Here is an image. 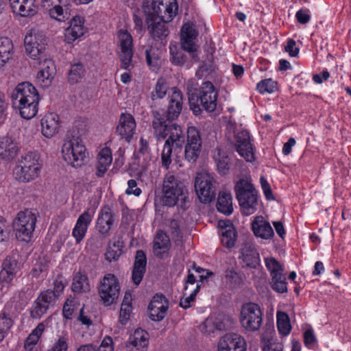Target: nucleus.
Returning <instances> with one entry per match:
<instances>
[{"mask_svg":"<svg viewBox=\"0 0 351 351\" xmlns=\"http://www.w3.org/2000/svg\"><path fill=\"white\" fill-rule=\"evenodd\" d=\"M39 100L38 92L27 82L19 84L11 94L13 108L18 110L25 119H30L36 115Z\"/></svg>","mask_w":351,"mask_h":351,"instance_id":"f257e3e1","label":"nucleus"},{"mask_svg":"<svg viewBox=\"0 0 351 351\" xmlns=\"http://www.w3.org/2000/svg\"><path fill=\"white\" fill-rule=\"evenodd\" d=\"M154 118L152 121V127L154 135L158 139H164L168 135L166 141L175 146V152L181 151L186 137L180 125L167 121L162 114L154 112Z\"/></svg>","mask_w":351,"mask_h":351,"instance_id":"f03ea898","label":"nucleus"},{"mask_svg":"<svg viewBox=\"0 0 351 351\" xmlns=\"http://www.w3.org/2000/svg\"><path fill=\"white\" fill-rule=\"evenodd\" d=\"M218 93L210 82H204L201 86L189 93L190 108L195 115L199 114L202 109L212 112L217 108Z\"/></svg>","mask_w":351,"mask_h":351,"instance_id":"7ed1b4c3","label":"nucleus"},{"mask_svg":"<svg viewBox=\"0 0 351 351\" xmlns=\"http://www.w3.org/2000/svg\"><path fill=\"white\" fill-rule=\"evenodd\" d=\"M186 191L182 182L176 176L170 173H167L162 183V204L169 207L180 205L184 208L187 197Z\"/></svg>","mask_w":351,"mask_h":351,"instance_id":"20e7f679","label":"nucleus"},{"mask_svg":"<svg viewBox=\"0 0 351 351\" xmlns=\"http://www.w3.org/2000/svg\"><path fill=\"white\" fill-rule=\"evenodd\" d=\"M234 191L239 205L245 215L254 213L258 206V192L249 178H240L237 182Z\"/></svg>","mask_w":351,"mask_h":351,"instance_id":"39448f33","label":"nucleus"},{"mask_svg":"<svg viewBox=\"0 0 351 351\" xmlns=\"http://www.w3.org/2000/svg\"><path fill=\"white\" fill-rule=\"evenodd\" d=\"M40 168L38 154L29 152L21 157L19 164L14 169L13 173L16 180L27 182L38 176Z\"/></svg>","mask_w":351,"mask_h":351,"instance_id":"423d86ee","label":"nucleus"},{"mask_svg":"<svg viewBox=\"0 0 351 351\" xmlns=\"http://www.w3.org/2000/svg\"><path fill=\"white\" fill-rule=\"evenodd\" d=\"M36 221V213L32 210L20 211L13 221L16 238L23 241H29L33 236Z\"/></svg>","mask_w":351,"mask_h":351,"instance_id":"0eeeda50","label":"nucleus"},{"mask_svg":"<svg viewBox=\"0 0 351 351\" xmlns=\"http://www.w3.org/2000/svg\"><path fill=\"white\" fill-rule=\"evenodd\" d=\"M24 45L29 57L41 64V60L46 56L47 38L45 34L38 30H31L24 38Z\"/></svg>","mask_w":351,"mask_h":351,"instance_id":"6e6552de","label":"nucleus"},{"mask_svg":"<svg viewBox=\"0 0 351 351\" xmlns=\"http://www.w3.org/2000/svg\"><path fill=\"white\" fill-rule=\"evenodd\" d=\"M62 153L64 160L73 167H81L86 158L85 147L75 138L65 141Z\"/></svg>","mask_w":351,"mask_h":351,"instance_id":"1a4fd4ad","label":"nucleus"},{"mask_svg":"<svg viewBox=\"0 0 351 351\" xmlns=\"http://www.w3.org/2000/svg\"><path fill=\"white\" fill-rule=\"evenodd\" d=\"M120 292V285L114 274L105 275L98 287V293L103 304L108 306L117 302Z\"/></svg>","mask_w":351,"mask_h":351,"instance_id":"9d476101","label":"nucleus"},{"mask_svg":"<svg viewBox=\"0 0 351 351\" xmlns=\"http://www.w3.org/2000/svg\"><path fill=\"white\" fill-rule=\"evenodd\" d=\"M240 322L247 330H258L263 322V313L259 306L251 302L243 304L241 311Z\"/></svg>","mask_w":351,"mask_h":351,"instance_id":"9b49d317","label":"nucleus"},{"mask_svg":"<svg viewBox=\"0 0 351 351\" xmlns=\"http://www.w3.org/2000/svg\"><path fill=\"white\" fill-rule=\"evenodd\" d=\"M119 40V58L121 62V68L130 71L134 67L132 63V37L126 30L121 29L117 34Z\"/></svg>","mask_w":351,"mask_h":351,"instance_id":"f8f14e48","label":"nucleus"},{"mask_svg":"<svg viewBox=\"0 0 351 351\" xmlns=\"http://www.w3.org/2000/svg\"><path fill=\"white\" fill-rule=\"evenodd\" d=\"M265 265L271 276V287L275 291L284 293L287 292L286 276L280 263L274 258H266Z\"/></svg>","mask_w":351,"mask_h":351,"instance_id":"ddd939ff","label":"nucleus"},{"mask_svg":"<svg viewBox=\"0 0 351 351\" xmlns=\"http://www.w3.org/2000/svg\"><path fill=\"white\" fill-rule=\"evenodd\" d=\"M202 138L199 131L194 126L189 127L184 143V158L189 162H195L202 150Z\"/></svg>","mask_w":351,"mask_h":351,"instance_id":"4468645a","label":"nucleus"},{"mask_svg":"<svg viewBox=\"0 0 351 351\" xmlns=\"http://www.w3.org/2000/svg\"><path fill=\"white\" fill-rule=\"evenodd\" d=\"M215 183L211 175L206 173H197L195 180V189L202 202H210L215 197Z\"/></svg>","mask_w":351,"mask_h":351,"instance_id":"2eb2a0df","label":"nucleus"},{"mask_svg":"<svg viewBox=\"0 0 351 351\" xmlns=\"http://www.w3.org/2000/svg\"><path fill=\"white\" fill-rule=\"evenodd\" d=\"M180 36L182 49L187 51L195 62H198V46L195 42L197 36V32L193 25L190 23H185L182 27Z\"/></svg>","mask_w":351,"mask_h":351,"instance_id":"dca6fc26","label":"nucleus"},{"mask_svg":"<svg viewBox=\"0 0 351 351\" xmlns=\"http://www.w3.org/2000/svg\"><path fill=\"white\" fill-rule=\"evenodd\" d=\"M152 8L153 14L166 22H171L176 16L178 11L176 0H152Z\"/></svg>","mask_w":351,"mask_h":351,"instance_id":"f3484780","label":"nucleus"},{"mask_svg":"<svg viewBox=\"0 0 351 351\" xmlns=\"http://www.w3.org/2000/svg\"><path fill=\"white\" fill-rule=\"evenodd\" d=\"M235 147L239 154L246 161L252 162L254 160L252 145L247 131L242 130L236 133Z\"/></svg>","mask_w":351,"mask_h":351,"instance_id":"a211bd4d","label":"nucleus"},{"mask_svg":"<svg viewBox=\"0 0 351 351\" xmlns=\"http://www.w3.org/2000/svg\"><path fill=\"white\" fill-rule=\"evenodd\" d=\"M136 130V122L134 117L128 113L120 115L119 124L116 128V134L121 140L130 143Z\"/></svg>","mask_w":351,"mask_h":351,"instance_id":"6ab92c4d","label":"nucleus"},{"mask_svg":"<svg viewBox=\"0 0 351 351\" xmlns=\"http://www.w3.org/2000/svg\"><path fill=\"white\" fill-rule=\"evenodd\" d=\"M218 351H245L246 344L244 339L236 333H228L219 341Z\"/></svg>","mask_w":351,"mask_h":351,"instance_id":"aec40b11","label":"nucleus"},{"mask_svg":"<svg viewBox=\"0 0 351 351\" xmlns=\"http://www.w3.org/2000/svg\"><path fill=\"white\" fill-rule=\"evenodd\" d=\"M168 23L156 18L154 14H149L146 18L149 34L155 40H162L169 35V31L167 26Z\"/></svg>","mask_w":351,"mask_h":351,"instance_id":"412c9836","label":"nucleus"},{"mask_svg":"<svg viewBox=\"0 0 351 351\" xmlns=\"http://www.w3.org/2000/svg\"><path fill=\"white\" fill-rule=\"evenodd\" d=\"M169 302L162 294H156L151 300L148 309L149 317L155 322L161 321L166 315Z\"/></svg>","mask_w":351,"mask_h":351,"instance_id":"4be33fe9","label":"nucleus"},{"mask_svg":"<svg viewBox=\"0 0 351 351\" xmlns=\"http://www.w3.org/2000/svg\"><path fill=\"white\" fill-rule=\"evenodd\" d=\"M239 258L247 267L256 268L260 265V256L255 245L249 240L245 241L241 245Z\"/></svg>","mask_w":351,"mask_h":351,"instance_id":"5701e85b","label":"nucleus"},{"mask_svg":"<svg viewBox=\"0 0 351 351\" xmlns=\"http://www.w3.org/2000/svg\"><path fill=\"white\" fill-rule=\"evenodd\" d=\"M171 93L169 95V101L166 114L167 121H173L180 115L183 104V97L182 92L176 87L171 89Z\"/></svg>","mask_w":351,"mask_h":351,"instance_id":"b1692460","label":"nucleus"},{"mask_svg":"<svg viewBox=\"0 0 351 351\" xmlns=\"http://www.w3.org/2000/svg\"><path fill=\"white\" fill-rule=\"evenodd\" d=\"M114 221V214L108 206L101 209L97 219L96 228L104 237L109 235V232Z\"/></svg>","mask_w":351,"mask_h":351,"instance_id":"393cba45","label":"nucleus"},{"mask_svg":"<svg viewBox=\"0 0 351 351\" xmlns=\"http://www.w3.org/2000/svg\"><path fill=\"white\" fill-rule=\"evenodd\" d=\"M14 13L23 17H31L38 12L36 0H10Z\"/></svg>","mask_w":351,"mask_h":351,"instance_id":"a878e982","label":"nucleus"},{"mask_svg":"<svg viewBox=\"0 0 351 351\" xmlns=\"http://www.w3.org/2000/svg\"><path fill=\"white\" fill-rule=\"evenodd\" d=\"M93 218V213L89 210L84 211L79 216L72 231V235L77 243H80L84 238Z\"/></svg>","mask_w":351,"mask_h":351,"instance_id":"bb28decb","label":"nucleus"},{"mask_svg":"<svg viewBox=\"0 0 351 351\" xmlns=\"http://www.w3.org/2000/svg\"><path fill=\"white\" fill-rule=\"evenodd\" d=\"M69 26L64 31L65 41L71 43L84 34V21L80 16H73L69 21Z\"/></svg>","mask_w":351,"mask_h":351,"instance_id":"cd10ccee","label":"nucleus"},{"mask_svg":"<svg viewBox=\"0 0 351 351\" xmlns=\"http://www.w3.org/2000/svg\"><path fill=\"white\" fill-rule=\"evenodd\" d=\"M41 132L47 138H52L59 131L60 122L57 114L50 112L46 114L41 119Z\"/></svg>","mask_w":351,"mask_h":351,"instance_id":"c85d7f7f","label":"nucleus"},{"mask_svg":"<svg viewBox=\"0 0 351 351\" xmlns=\"http://www.w3.org/2000/svg\"><path fill=\"white\" fill-rule=\"evenodd\" d=\"M43 64L40 70L37 74L38 82L43 87H48L56 74V67L54 62L46 56L41 60Z\"/></svg>","mask_w":351,"mask_h":351,"instance_id":"c756f323","label":"nucleus"},{"mask_svg":"<svg viewBox=\"0 0 351 351\" xmlns=\"http://www.w3.org/2000/svg\"><path fill=\"white\" fill-rule=\"evenodd\" d=\"M148 333L142 329H136L129 337L127 348L129 351H146L148 345Z\"/></svg>","mask_w":351,"mask_h":351,"instance_id":"7c9ffc66","label":"nucleus"},{"mask_svg":"<svg viewBox=\"0 0 351 351\" xmlns=\"http://www.w3.org/2000/svg\"><path fill=\"white\" fill-rule=\"evenodd\" d=\"M18 143L10 136L0 138V159L10 161L15 158L19 152Z\"/></svg>","mask_w":351,"mask_h":351,"instance_id":"2f4dec72","label":"nucleus"},{"mask_svg":"<svg viewBox=\"0 0 351 351\" xmlns=\"http://www.w3.org/2000/svg\"><path fill=\"white\" fill-rule=\"evenodd\" d=\"M18 270V261L14 257H7L1 265L0 281L5 284H10L16 277Z\"/></svg>","mask_w":351,"mask_h":351,"instance_id":"473e14b6","label":"nucleus"},{"mask_svg":"<svg viewBox=\"0 0 351 351\" xmlns=\"http://www.w3.org/2000/svg\"><path fill=\"white\" fill-rule=\"evenodd\" d=\"M147 265V257L143 250H137L132 274V280L134 285H138L144 276Z\"/></svg>","mask_w":351,"mask_h":351,"instance_id":"72a5a7b5","label":"nucleus"},{"mask_svg":"<svg viewBox=\"0 0 351 351\" xmlns=\"http://www.w3.org/2000/svg\"><path fill=\"white\" fill-rule=\"evenodd\" d=\"M252 229L254 235L264 239H269L274 236V230L268 221L262 216H257L252 223Z\"/></svg>","mask_w":351,"mask_h":351,"instance_id":"f704fd0d","label":"nucleus"},{"mask_svg":"<svg viewBox=\"0 0 351 351\" xmlns=\"http://www.w3.org/2000/svg\"><path fill=\"white\" fill-rule=\"evenodd\" d=\"M170 239L162 231H158L154 240V251L156 256L163 258L167 256Z\"/></svg>","mask_w":351,"mask_h":351,"instance_id":"c9c22d12","label":"nucleus"},{"mask_svg":"<svg viewBox=\"0 0 351 351\" xmlns=\"http://www.w3.org/2000/svg\"><path fill=\"white\" fill-rule=\"evenodd\" d=\"M98 162L96 166V175L103 177L112 163V157L111 150L108 147L103 148L98 154Z\"/></svg>","mask_w":351,"mask_h":351,"instance_id":"e433bc0d","label":"nucleus"},{"mask_svg":"<svg viewBox=\"0 0 351 351\" xmlns=\"http://www.w3.org/2000/svg\"><path fill=\"white\" fill-rule=\"evenodd\" d=\"M13 44L7 37L0 38V67L3 66L12 57Z\"/></svg>","mask_w":351,"mask_h":351,"instance_id":"4c0bfd02","label":"nucleus"},{"mask_svg":"<svg viewBox=\"0 0 351 351\" xmlns=\"http://www.w3.org/2000/svg\"><path fill=\"white\" fill-rule=\"evenodd\" d=\"M232 200V199L230 193L226 191L220 192L217 204V210L226 215H230L232 214L233 212Z\"/></svg>","mask_w":351,"mask_h":351,"instance_id":"58836bf2","label":"nucleus"},{"mask_svg":"<svg viewBox=\"0 0 351 351\" xmlns=\"http://www.w3.org/2000/svg\"><path fill=\"white\" fill-rule=\"evenodd\" d=\"M213 158L218 172L221 175L227 174L230 169V158L226 152L220 149H217L214 153Z\"/></svg>","mask_w":351,"mask_h":351,"instance_id":"ea45409f","label":"nucleus"},{"mask_svg":"<svg viewBox=\"0 0 351 351\" xmlns=\"http://www.w3.org/2000/svg\"><path fill=\"white\" fill-rule=\"evenodd\" d=\"M75 293L87 292L90 290L88 278L85 274L77 272L73 277L71 287Z\"/></svg>","mask_w":351,"mask_h":351,"instance_id":"a19ab883","label":"nucleus"},{"mask_svg":"<svg viewBox=\"0 0 351 351\" xmlns=\"http://www.w3.org/2000/svg\"><path fill=\"white\" fill-rule=\"evenodd\" d=\"M85 73L86 70L81 62L74 63L71 65L68 73V81L71 84H77L84 77Z\"/></svg>","mask_w":351,"mask_h":351,"instance_id":"79ce46f5","label":"nucleus"},{"mask_svg":"<svg viewBox=\"0 0 351 351\" xmlns=\"http://www.w3.org/2000/svg\"><path fill=\"white\" fill-rule=\"evenodd\" d=\"M221 244L227 248H232L237 241V231L233 226H229L227 230L219 232Z\"/></svg>","mask_w":351,"mask_h":351,"instance_id":"37998d69","label":"nucleus"},{"mask_svg":"<svg viewBox=\"0 0 351 351\" xmlns=\"http://www.w3.org/2000/svg\"><path fill=\"white\" fill-rule=\"evenodd\" d=\"M146 62L148 66L153 71H156L160 65V58L158 56V49L150 47L145 50Z\"/></svg>","mask_w":351,"mask_h":351,"instance_id":"c03bdc74","label":"nucleus"},{"mask_svg":"<svg viewBox=\"0 0 351 351\" xmlns=\"http://www.w3.org/2000/svg\"><path fill=\"white\" fill-rule=\"evenodd\" d=\"M276 317L279 332L284 336H287L289 334L291 328L288 315L285 312L278 311Z\"/></svg>","mask_w":351,"mask_h":351,"instance_id":"a18cd8bd","label":"nucleus"},{"mask_svg":"<svg viewBox=\"0 0 351 351\" xmlns=\"http://www.w3.org/2000/svg\"><path fill=\"white\" fill-rule=\"evenodd\" d=\"M199 285L197 284L195 286V288L191 289L189 291V286L186 285L184 287V296H185V298H181L180 306L183 308H187L190 307L191 302L194 301L195 296L199 291Z\"/></svg>","mask_w":351,"mask_h":351,"instance_id":"49530a36","label":"nucleus"},{"mask_svg":"<svg viewBox=\"0 0 351 351\" xmlns=\"http://www.w3.org/2000/svg\"><path fill=\"white\" fill-rule=\"evenodd\" d=\"M173 152H174L175 154L177 153V152H175V146L169 144V141H165L161 153V162L162 167L166 169H169L171 163Z\"/></svg>","mask_w":351,"mask_h":351,"instance_id":"de8ad7c7","label":"nucleus"},{"mask_svg":"<svg viewBox=\"0 0 351 351\" xmlns=\"http://www.w3.org/2000/svg\"><path fill=\"white\" fill-rule=\"evenodd\" d=\"M168 85L163 79H159L151 93L152 100L162 99L167 93Z\"/></svg>","mask_w":351,"mask_h":351,"instance_id":"09e8293b","label":"nucleus"},{"mask_svg":"<svg viewBox=\"0 0 351 351\" xmlns=\"http://www.w3.org/2000/svg\"><path fill=\"white\" fill-rule=\"evenodd\" d=\"M170 60L173 65L182 66L186 62V56L182 51H179L176 47H170Z\"/></svg>","mask_w":351,"mask_h":351,"instance_id":"8fccbe9b","label":"nucleus"},{"mask_svg":"<svg viewBox=\"0 0 351 351\" xmlns=\"http://www.w3.org/2000/svg\"><path fill=\"white\" fill-rule=\"evenodd\" d=\"M276 82L274 81L272 79H265L257 84L256 89L261 94H264L265 93H271L276 90Z\"/></svg>","mask_w":351,"mask_h":351,"instance_id":"3c124183","label":"nucleus"},{"mask_svg":"<svg viewBox=\"0 0 351 351\" xmlns=\"http://www.w3.org/2000/svg\"><path fill=\"white\" fill-rule=\"evenodd\" d=\"M49 308L37 298L31 308V317L33 319H40L45 314Z\"/></svg>","mask_w":351,"mask_h":351,"instance_id":"603ef678","label":"nucleus"},{"mask_svg":"<svg viewBox=\"0 0 351 351\" xmlns=\"http://www.w3.org/2000/svg\"><path fill=\"white\" fill-rule=\"evenodd\" d=\"M12 326V320L5 314L0 315V342L8 335Z\"/></svg>","mask_w":351,"mask_h":351,"instance_id":"864d4df0","label":"nucleus"},{"mask_svg":"<svg viewBox=\"0 0 351 351\" xmlns=\"http://www.w3.org/2000/svg\"><path fill=\"white\" fill-rule=\"evenodd\" d=\"M68 341V336H59L48 351H67L69 346Z\"/></svg>","mask_w":351,"mask_h":351,"instance_id":"5fc2aeb1","label":"nucleus"},{"mask_svg":"<svg viewBox=\"0 0 351 351\" xmlns=\"http://www.w3.org/2000/svg\"><path fill=\"white\" fill-rule=\"evenodd\" d=\"M121 254V250L119 248V246L114 243L112 246H109L107 249L105 253V258L108 262L115 261L118 260Z\"/></svg>","mask_w":351,"mask_h":351,"instance_id":"6e6d98bb","label":"nucleus"},{"mask_svg":"<svg viewBox=\"0 0 351 351\" xmlns=\"http://www.w3.org/2000/svg\"><path fill=\"white\" fill-rule=\"evenodd\" d=\"M56 298L55 293L52 292V290L48 289L42 292L37 298L49 308L50 305L53 303Z\"/></svg>","mask_w":351,"mask_h":351,"instance_id":"4d7b16f0","label":"nucleus"},{"mask_svg":"<svg viewBox=\"0 0 351 351\" xmlns=\"http://www.w3.org/2000/svg\"><path fill=\"white\" fill-rule=\"evenodd\" d=\"M264 341L263 351H282L283 350V345L273 339H268L267 341H265L264 339Z\"/></svg>","mask_w":351,"mask_h":351,"instance_id":"13d9d810","label":"nucleus"},{"mask_svg":"<svg viewBox=\"0 0 351 351\" xmlns=\"http://www.w3.org/2000/svg\"><path fill=\"white\" fill-rule=\"evenodd\" d=\"M65 5L66 3H58L57 5H53L47 9L49 12L50 16L58 21L63 20L64 16H63L64 12L62 5Z\"/></svg>","mask_w":351,"mask_h":351,"instance_id":"bf43d9fd","label":"nucleus"},{"mask_svg":"<svg viewBox=\"0 0 351 351\" xmlns=\"http://www.w3.org/2000/svg\"><path fill=\"white\" fill-rule=\"evenodd\" d=\"M132 306L121 304L119 314V322L124 325L130 318Z\"/></svg>","mask_w":351,"mask_h":351,"instance_id":"052dcab7","label":"nucleus"},{"mask_svg":"<svg viewBox=\"0 0 351 351\" xmlns=\"http://www.w3.org/2000/svg\"><path fill=\"white\" fill-rule=\"evenodd\" d=\"M95 351H114L112 339L110 336H106L100 346L95 348Z\"/></svg>","mask_w":351,"mask_h":351,"instance_id":"680f3d73","label":"nucleus"},{"mask_svg":"<svg viewBox=\"0 0 351 351\" xmlns=\"http://www.w3.org/2000/svg\"><path fill=\"white\" fill-rule=\"evenodd\" d=\"M128 189L125 193L128 195H134L139 196L141 193V189L137 186V182L135 180L131 179L128 181Z\"/></svg>","mask_w":351,"mask_h":351,"instance_id":"e2e57ef3","label":"nucleus"},{"mask_svg":"<svg viewBox=\"0 0 351 351\" xmlns=\"http://www.w3.org/2000/svg\"><path fill=\"white\" fill-rule=\"evenodd\" d=\"M295 17L300 23L306 24L311 19L310 11L308 9H301L296 12Z\"/></svg>","mask_w":351,"mask_h":351,"instance_id":"0e129e2a","label":"nucleus"},{"mask_svg":"<svg viewBox=\"0 0 351 351\" xmlns=\"http://www.w3.org/2000/svg\"><path fill=\"white\" fill-rule=\"evenodd\" d=\"M214 326V317H210L207 318L202 324L201 326V330L204 333L210 334L216 330Z\"/></svg>","mask_w":351,"mask_h":351,"instance_id":"69168bd1","label":"nucleus"},{"mask_svg":"<svg viewBox=\"0 0 351 351\" xmlns=\"http://www.w3.org/2000/svg\"><path fill=\"white\" fill-rule=\"evenodd\" d=\"M261 187L267 200L274 199V196L269 184L264 177L260 179Z\"/></svg>","mask_w":351,"mask_h":351,"instance_id":"338daca9","label":"nucleus"},{"mask_svg":"<svg viewBox=\"0 0 351 351\" xmlns=\"http://www.w3.org/2000/svg\"><path fill=\"white\" fill-rule=\"evenodd\" d=\"M65 287V282L62 278H57L53 282V290L52 292L55 293L56 297H58L64 291Z\"/></svg>","mask_w":351,"mask_h":351,"instance_id":"774afa93","label":"nucleus"}]
</instances>
